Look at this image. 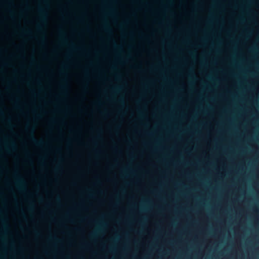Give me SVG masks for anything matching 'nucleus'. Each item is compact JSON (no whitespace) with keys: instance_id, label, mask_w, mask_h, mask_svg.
Here are the masks:
<instances>
[{"instance_id":"nucleus-1","label":"nucleus","mask_w":259,"mask_h":259,"mask_svg":"<svg viewBox=\"0 0 259 259\" xmlns=\"http://www.w3.org/2000/svg\"><path fill=\"white\" fill-rule=\"evenodd\" d=\"M29 139L37 146H41L44 144L42 141H38L36 139L33 134V129L30 133Z\"/></svg>"},{"instance_id":"nucleus-2","label":"nucleus","mask_w":259,"mask_h":259,"mask_svg":"<svg viewBox=\"0 0 259 259\" xmlns=\"http://www.w3.org/2000/svg\"><path fill=\"white\" fill-rule=\"evenodd\" d=\"M15 178L16 179V183L18 188L22 189L23 188V185L24 184L23 180L20 178L19 176H16Z\"/></svg>"},{"instance_id":"nucleus-3","label":"nucleus","mask_w":259,"mask_h":259,"mask_svg":"<svg viewBox=\"0 0 259 259\" xmlns=\"http://www.w3.org/2000/svg\"><path fill=\"white\" fill-rule=\"evenodd\" d=\"M39 12H40V19L41 21H43L45 19V13L41 9H39Z\"/></svg>"},{"instance_id":"nucleus-4","label":"nucleus","mask_w":259,"mask_h":259,"mask_svg":"<svg viewBox=\"0 0 259 259\" xmlns=\"http://www.w3.org/2000/svg\"><path fill=\"white\" fill-rule=\"evenodd\" d=\"M96 236V233H94L93 234H91V238H93L95 236Z\"/></svg>"},{"instance_id":"nucleus-5","label":"nucleus","mask_w":259,"mask_h":259,"mask_svg":"<svg viewBox=\"0 0 259 259\" xmlns=\"http://www.w3.org/2000/svg\"><path fill=\"white\" fill-rule=\"evenodd\" d=\"M23 32L26 34H28L30 33V31H23Z\"/></svg>"},{"instance_id":"nucleus-6","label":"nucleus","mask_w":259,"mask_h":259,"mask_svg":"<svg viewBox=\"0 0 259 259\" xmlns=\"http://www.w3.org/2000/svg\"><path fill=\"white\" fill-rule=\"evenodd\" d=\"M105 29L107 31H109V29L106 27H105Z\"/></svg>"},{"instance_id":"nucleus-7","label":"nucleus","mask_w":259,"mask_h":259,"mask_svg":"<svg viewBox=\"0 0 259 259\" xmlns=\"http://www.w3.org/2000/svg\"><path fill=\"white\" fill-rule=\"evenodd\" d=\"M61 88L63 89H64L65 88V86L64 85H62L61 86Z\"/></svg>"},{"instance_id":"nucleus-8","label":"nucleus","mask_w":259,"mask_h":259,"mask_svg":"<svg viewBox=\"0 0 259 259\" xmlns=\"http://www.w3.org/2000/svg\"><path fill=\"white\" fill-rule=\"evenodd\" d=\"M12 146L13 147H15V144H14V143H12Z\"/></svg>"}]
</instances>
